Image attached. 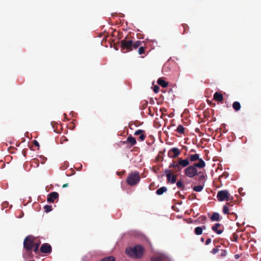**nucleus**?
Segmentation results:
<instances>
[{"label": "nucleus", "mask_w": 261, "mask_h": 261, "mask_svg": "<svg viewBox=\"0 0 261 261\" xmlns=\"http://www.w3.org/2000/svg\"><path fill=\"white\" fill-rule=\"evenodd\" d=\"M205 166V163L203 160H200L199 162L195 163L192 165L186 167L184 170V173L186 176L190 178H193L196 175L200 174L198 172L197 168H203Z\"/></svg>", "instance_id": "nucleus-1"}, {"label": "nucleus", "mask_w": 261, "mask_h": 261, "mask_svg": "<svg viewBox=\"0 0 261 261\" xmlns=\"http://www.w3.org/2000/svg\"><path fill=\"white\" fill-rule=\"evenodd\" d=\"M144 249L142 246L137 245L133 248H128L126 249V253L135 258H140L143 254Z\"/></svg>", "instance_id": "nucleus-2"}, {"label": "nucleus", "mask_w": 261, "mask_h": 261, "mask_svg": "<svg viewBox=\"0 0 261 261\" xmlns=\"http://www.w3.org/2000/svg\"><path fill=\"white\" fill-rule=\"evenodd\" d=\"M34 237L32 236L26 237L23 241V248L29 255L32 254V249L34 246Z\"/></svg>", "instance_id": "nucleus-3"}, {"label": "nucleus", "mask_w": 261, "mask_h": 261, "mask_svg": "<svg viewBox=\"0 0 261 261\" xmlns=\"http://www.w3.org/2000/svg\"><path fill=\"white\" fill-rule=\"evenodd\" d=\"M140 177L139 172L138 171H134L131 172L127 178V182L130 186H134L139 182Z\"/></svg>", "instance_id": "nucleus-4"}, {"label": "nucleus", "mask_w": 261, "mask_h": 261, "mask_svg": "<svg viewBox=\"0 0 261 261\" xmlns=\"http://www.w3.org/2000/svg\"><path fill=\"white\" fill-rule=\"evenodd\" d=\"M217 198L219 201H229L233 199L227 190H221L218 192Z\"/></svg>", "instance_id": "nucleus-5"}, {"label": "nucleus", "mask_w": 261, "mask_h": 261, "mask_svg": "<svg viewBox=\"0 0 261 261\" xmlns=\"http://www.w3.org/2000/svg\"><path fill=\"white\" fill-rule=\"evenodd\" d=\"M133 41L127 39L126 37L124 39L120 41L121 47L122 49H126L127 51L132 50V45Z\"/></svg>", "instance_id": "nucleus-6"}, {"label": "nucleus", "mask_w": 261, "mask_h": 261, "mask_svg": "<svg viewBox=\"0 0 261 261\" xmlns=\"http://www.w3.org/2000/svg\"><path fill=\"white\" fill-rule=\"evenodd\" d=\"M178 165V171H181L182 168L187 167L190 164L189 160L188 159H178L177 161Z\"/></svg>", "instance_id": "nucleus-7"}, {"label": "nucleus", "mask_w": 261, "mask_h": 261, "mask_svg": "<svg viewBox=\"0 0 261 261\" xmlns=\"http://www.w3.org/2000/svg\"><path fill=\"white\" fill-rule=\"evenodd\" d=\"M180 154V151L176 147L170 149L168 152V155L170 158H176Z\"/></svg>", "instance_id": "nucleus-8"}, {"label": "nucleus", "mask_w": 261, "mask_h": 261, "mask_svg": "<svg viewBox=\"0 0 261 261\" xmlns=\"http://www.w3.org/2000/svg\"><path fill=\"white\" fill-rule=\"evenodd\" d=\"M59 196V194L57 192H51L47 195V201L48 202H54L55 200L58 199Z\"/></svg>", "instance_id": "nucleus-9"}, {"label": "nucleus", "mask_w": 261, "mask_h": 261, "mask_svg": "<svg viewBox=\"0 0 261 261\" xmlns=\"http://www.w3.org/2000/svg\"><path fill=\"white\" fill-rule=\"evenodd\" d=\"M40 251L44 253H49L51 251V247L49 244L44 243L40 248Z\"/></svg>", "instance_id": "nucleus-10"}, {"label": "nucleus", "mask_w": 261, "mask_h": 261, "mask_svg": "<svg viewBox=\"0 0 261 261\" xmlns=\"http://www.w3.org/2000/svg\"><path fill=\"white\" fill-rule=\"evenodd\" d=\"M188 158L189 159V162H195L196 161H198L199 162L200 160H203L202 159L199 158V155L198 154H189Z\"/></svg>", "instance_id": "nucleus-11"}, {"label": "nucleus", "mask_w": 261, "mask_h": 261, "mask_svg": "<svg viewBox=\"0 0 261 261\" xmlns=\"http://www.w3.org/2000/svg\"><path fill=\"white\" fill-rule=\"evenodd\" d=\"M221 226V224L220 223L215 224L212 228V229L216 232L217 234H220L223 232V229H218V228Z\"/></svg>", "instance_id": "nucleus-12"}, {"label": "nucleus", "mask_w": 261, "mask_h": 261, "mask_svg": "<svg viewBox=\"0 0 261 261\" xmlns=\"http://www.w3.org/2000/svg\"><path fill=\"white\" fill-rule=\"evenodd\" d=\"M126 143H129L130 144L131 146H134L136 144L137 142L134 137L129 136L127 138L126 141L123 142L124 144Z\"/></svg>", "instance_id": "nucleus-13"}, {"label": "nucleus", "mask_w": 261, "mask_h": 261, "mask_svg": "<svg viewBox=\"0 0 261 261\" xmlns=\"http://www.w3.org/2000/svg\"><path fill=\"white\" fill-rule=\"evenodd\" d=\"M214 99L218 101H222L223 100V95L219 92H216L214 94Z\"/></svg>", "instance_id": "nucleus-14"}, {"label": "nucleus", "mask_w": 261, "mask_h": 261, "mask_svg": "<svg viewBox=\"0 0 261 261\" xmlns=\"http://www.w3.org/2000/svg\"><path fill=\"white\" fill-rule=\"evenodd\" d=\"M206 228V226L203 225L201 227H197L194 229V232L196 235H200L202 233V231L203 229Z\"/></svg>", "instance_id": "nucleus-15"}, {"label": "nucleus", "mask_w": 261, "mask_h": 261, "mask_svg": "<svg viewBox=\"0 0 261 261\" xmlns=\"http://www.w3.org/2000/svg\"><path fill=\"white\" fill-rule=\"evenodd\" d=\"M158 84L163 88H166L168 85V83L162 78H159L157 81Z\"/></svg>", "instance_id": "nucleus-16"}, {"label": "nucleus", "mask_w": 261, "mask_h": 261, "mask_svg": "<svg viewBox=\"0 0 261 261\" xmlns=\"http://www.w3.org/2000/svg\"><path fill=\"white\" fill-rule=\"evenodd\" d=\"M143 43V42L139 40L135 41V42L133 41L132 45V50H133V48L137 49L138 47L139 48L141 46L142 43Z\"/></svg>", "instance_id": "nucleus-17"}, {"label": "nucleus", "mask_w": 261, "mask_h": 261, "mask_svg": "<svg viewBox=\"0 0 261 261\" xmlns=\"http://www.w3.org/2000/svg\"><path fill=\"white\" fill-rule=\"evenodd\" d=\"M167 191V188L166 187H162L156 191V194L158 195L163 194L164 192Z\"/></svg>", "instance_id": "nucleus-18"}, {"label": "nucleus", "mask_w": 261, "mask_h": 261, "mask_svg": "<svg viewBox=\"0 0 261 261\" xmlns=\"http://www.w3.org/2000/svg\"><path fill=\"white\" fill-rule=\"evenodd\" d=\"M211 220L212 221H220V215L218 213H214L212 215V216H211Z\"/></svg>", "instance_id": "nucleus-19"}, {"label": "nucleus", "mask_w": 261, "mask_h": 261, "mask_svg": "<svg viewBox=\"0 0 261 261\" xmlns=\"http://www.w3.org/2000/svg\"><path fill=\"white\" fill-rule=\"evenodd\" d=\"M233 109L236 111H238L241 109V105L238 101H234L232 104Z\"/></svg>", "instance_id": "nucleus-20"}, {"label": "nucleus", "mask_w": 261, "mask_h": 261, "mask_svg": "<svg viewBox=\"0 0 261 261\" xmlns=\"http://www.w3.org/2000/svg\"><path fill=\"white\" fill-rule=\"evenodd\" d=\"M185 130V128L182 125H179L176 129V131L180 134H184Z\"/></svg>", "instance_id": "nucleus-21"}, {"label": "nucleus", "mask_w": 261, "mask_h": 261, "mask_svg": "<svg viewBox=\"0 0 261 261\" xmlns=\"http://www.w3.org/2000/svg\"><path fill=\"white\" fill-rule=\"evenodd\" d=\"M176 186L178 189H181V190H184L185 189V185L183 184L182 181L181 180H178L176 182Z\"/></svg>", "instance_id": "nucleus-22"}, {"label": "nucleus", "mask_w": 261, "mask_h": 261, "mask_svg": "<svg viewBox=\"0 0 261 261\" xmlns=\"http://www.w3.org/2000/svg\"><path fill=\"white\" fill-rule=\"evenodd\" d=\"M40 244V242L36 243L35 242L34 248V251L36 254H37L39 251V247Z\"/></svg>", "instance_id": "nucleus-23"}, {"label": "nucleus", "mask_w": 261, "mask_h": 261, "mask_svg": "<svg viewBox=\"0 0 261 261\" xmlns=\"http://www.w3.org/2000/svg\"><path fill=\"white\" fill-rule=\"evenodd\" d=\"M165 173L166 174V177H167V180H170V177L172 176V173L170 170L169 169H166L164 171Z\"/></svg>", "instance_id": "nucleus-24"}, {"label": "nucleus", "mask_w": 261, "mask_h": 261, "mask_svg": "<svg viewBox=\"0 0 261 261\" xmlns=\"http://www.w3.org/2000/svg\"><path fill=\"white\" fill-rule=\"evenodd\" d=\"M203 189V186L201 185L196 186L193 187V189L196 192H200Z\"/></svg>", "instance_id": "nucleus-25"}, {"label": "nucleus", "mask_w": 261, "mask_h": 261, "mask_svg": "<svg viewBox=\"0 0 261 261\" xmlns=\"http://www.w3.org/2000/svg\"><path fill=\"white\" fill-rule=\"evenodd\" d=\"M220 253L219 256L221 257H225L227 255V252L225 249H220Z\"/></svg>", "instance_id": "nucleus-26"}, {"label": "nucleus", "mask_w": 261, "mask_h": 261, "mask_svg": "<svg viewBox=\"0 0 261 261\" xmlns=\"http://www.w3.org/2000/svg\"><path fill=\"white\" fill-rule=\"evenodd\" d=\"M169 168H174L177 172H178V162L175 163L174 162L173 163L171 164L169 166Z\"/></svg>", "instance_id": "nucleus-27"}, {"label": "nucleus", "mask_w": 261, "mask_h": 261, "mask_svg": "<svg viewBox=\"0 0 261 261\" xmlns=\"http://www.w3.org/2000/svg\"><path fill=\"white\" fill-rule=\"evenodd\" d=\"M170 180H167L168 182H171V184H174L176 180V175L172 174V176L170 177Z\"/></svg>", "instance_id": "nucleus-28"}, {"label": "nucleus", "mask_w": 261, "mask_h": 261, "mask_svg": "<svg viewBox=\"0 0 261 261\" xmlns=\"http://www.w3.org/2000/svg\"><path fill=\"white\" fill-rule=\"evenodd\" d=\"M220 248H221V246H217L215 248L212 250L211 251V253L213 254L218 253L220 251Z\"/></svg>", "instance_id": "nucleus-29"}, {"label": "nucleus", "mask_w": 261, "mask_h": 261, "mask_svg": "<svg viewBox=\"0 0 261 261\" xmlns=\"http://www.w3.org/2000/svg\"><path fill=\"white\" fill-rule=\"evenodd\" d=\"M115 258L112 256H108V257H106L104 258L101 261H115Z\"/></svg>", "instance_id": "nucleus-30"}, {"label": "nucleus", "mask_w": 261, "mask_h": 261, "mask_svg": "<svg viewBox=\"0 0 261 261\" xmlns=\"http://www.w3.org/2000/svg\"><path fill=\"white\" fill-rule=\"evenodd\" d=\"M52 206L49 205H46L44 206V209L45 212L48 213L52 210Z\"/></svg>", "instance_id": "nucleus-31"}, {"label": "nucleus", "mask_w": 261, "mask_h": 261, "mask_svg": "<svg viewBox=\"0 0 261 261\" xmlns=\"http://www.w3.org/2000/svg\"><path fill=\"white\" fill-rule=\"evenodd\" d=\"M138 53L139 55L145 54V47L141 46L138 49Z\"/></svg>", "instance_id": "nucleus-32"}, {"label": "nucleus", "mask_w": 261, "mask_h": 261, "mask_svg": "<svg viewBox=\"0 0 261 261\" xmlns=\"http://www.w3.org/2000/svg\"><path fill=\"white\" fill-rule=\"evenodd\" d=\"M162 257L161 256H155L151 258L150 261H162Z\"/></svg>", "instance_id": "nucleus-33"}, {"label": "nucleus", "mask_w": 261, "mask_h": 261, "mask_svg": "<svg viewBox=\"0 0 261 261\" xmlns=\"http://www.w3.org/2000/svg\"><path fill=\"white\" fill-rule=\"evenodd\" d=\"M67 141H68L67 138L65 136H62L60 138V141L61 144H63V143H64V142H66Z\"/></svg>", "instance_id": "nucleus-34"}, {"label": "nucleus", "mask_w": 261, "mask_h": 261, "mask_svg": "<svg viewBox=\"0 0 261 261\" xmlns=\"http://www.w3.org/2000/svg\"><path fill=\"white\" fill-rule=\"evenodd\" d=\"M145 133V131L144 130H142V129H138V130H137L134 134L135 135H141V134H143V133Z\"/></svg>", "instance_id": "nucleus-35"}, {"label": "nucleus", "mask_w": 261, "mask_h": 261, "mask_svg": "<svg viewBox=\"0 0 261 261\" xmlns=\"http://www.w3.org/2000/svg\"><path fill=\"white\" fill-rule=\"evenodd\" d=\"M229 208L226 205H224L223 207V212L225 214H228Z\"/></svg>", "instance_id": "nucleus-36"}, {"label": "nucleus", "mask_w": 261, "mask_h": 261, "mask_svg": "<svg viewBox=\"0 0 261 261\" xmlns=\"http://www.w3.org/2000/svg\"><path fill=\"white\" fill-rule=\"evenodd\" d=\"M159 90H160V87L158 86H154L153 87V91L155 93H157L158 92H159Z\"/></svg>", "instance_id": "nucleus-37"}, {"label": "nucleus", "mask_w": 261, "mask_h": 261, "mask_svg": "<svg viewBox=\"0 0 261 261\" xmlns=\"http://www.w3.org/2000/svg\"><path fill=\"white\" fill-rule=\"evenodd\" d=\"M145 138H146V135L145 134H144V133L141 134L139 137V139L141 141H144L145 140Z\"/></svg>", "instance_id": "nucleus-38"}, {"label": "nucleus", "mask_w": 261, "mask_h": 261, "mask_svg": "<svg viewBox=\"0 0 261 261\" xmlns=\"http://www.w3.org/2000/svg\"><path fill=\"white\" fill-rule=\"evenodd\" d=\"M212 242V240L210 238H208L206 240V242H205V245H208L210 243H211Z\"/></svg>", "instance_id": "nucleus-39"}, {"label": "nucleus", "mask_w": 261, "mask_h": 261, "mask_svg": "<svg viewBox=\"0 0 261 261\" xmlns=\"http://www.w3.org/2000/svg\"><path fill=\"white\" fill-rule=\"evenodd\" d=\"M33 144L37 146V147H39V143L36 141V140H34L33 141Z\"/></svg>", "instance_id": "nucleus-40"}, {"label": "nucleus", "mask_w": 261, "mask_h": 261, "mask_svg": "<svg viewBox=\"0 0 261 261\" xmlns=\"http://www.w3.org/2000/svg\"><path fill=\"white\" fill-rule=\"evenodd\" d=\"M182 27L184 29V32L183 33H184L186 32V29L188 28V26L186 24H183Z\"/></svg>", "instance_id": "nucleus-41"}, {"label": "nucleus", "mask_w": 261, "mask_h": 261, "mask_svg": "<svg viewBox=\"0 0 261 261\" xmlns=\"http://www.w3.org/2000/svg\"><path fill=\"white\" fill-rule=\"evenodd\" d=\"M205 178V176L203 175H200L199 176V180H203Z\"/></svg>", "instance_id": "nucleus-42"}, {"label": "nucleus", "mask_w": 261, "mask_h": 261, "mask_svg": "<svg viewBox=\"0 0 261 261\" xmlns=\"http://www.w3.org/2000/svg\"><path fill=\"white\" fill-rule=\"evenodd\" d=\"M68 186V183H66V184H64V185L62 186V188H66V187H67Z\"/></svg>", "instance_id": "nucleus-43"}, {"label": "nucleus", "mask_w": 261, "mask_h": 261, "mask_svg": "<svg viewBox=\"0 0 261 261\" xmlns=\"http://www.w3.org/2000/svg\"><path fill=\"white\" fill-rule=\"evenodd\" d=\"M239 255L237 254V255H235V258H236V259H238V258H239Z\"/></svg>", "instance_id": "nucleus-44"}, {"label": "nucleus", "mask_w": 261, "mask_h": 261, "mask_svg": "<svg viewBox=\"0 0 261 261\" xmlns=\"http://www.w3.org/2000/svg\"><path fill=\"white\" fill-rule=\"evenodd\" d=\"M226 205H228V206L231 205V204H230V202H227Z\"/></svg>", "instance_id": "nucleus-45"}, {"label": "nucleus", "mask_w": 261, "mask_h": 261, "mask_svg": "<svg viewBox=\"0 0 261 261\" xmlns=\"http://www.w3.org/2000/svg\"><path fill=\"white\" fill-rule=\"evenodd\" d=\"M200 240H201V242H203L204 241V239L203 238H201Z\"/></svg>", "instance_id": "nucleus-46"}]
</instances>
